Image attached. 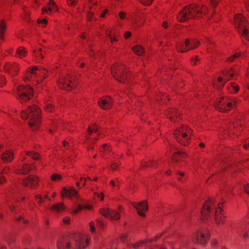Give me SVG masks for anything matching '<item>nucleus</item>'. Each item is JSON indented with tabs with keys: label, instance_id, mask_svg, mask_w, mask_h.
I'll return each instance as SVG.
<instances>
[{
	"label": "nucleus",
	"instance_id": "nucleus-37",
	"mask_svg": "<svg viewBox=\"0 0 249 249\" xmlns=\"http://www.w3.org/2000/svg\"><path fill=\"white\" fill-rule=\"evenodd\" d=\"M98 131L97 126L95 124L89 126L88 129V134L90 135L92 133L96 132Z\"/></svg>",
	"mask_w": 249,
	"mask_h": 249
},
{
	"label": "nucleus",
	"instance_id": "nucleus-36",
	"mask_svg": "<svg viewBox=\"0 0 249 249\" xmlns=\"http://www.w3.org/2000/svg\"><path fill=\"white\" fill-rule=\"evenodd\" d=\"M36 202L39 206L44 202L42 196L41 194H36L35 196Z\"/></svg>",
	"mask_w": 249,
	"mask_h": 249
},
{
	"label": "nucleus",
	"instance_id": "nucleus-6",
	"mask_svg": "<svg viewBox=\"0 0 249 249\" xmlns=\"http://www.w3.org/2000/svg\"><path fill=\"white\" fill-rule=\"evenodd\" d=\"M174 135L177 141L181 145L186 146L189 144L193 135V130L189 127L182 125L175 129Z\"/></svg>",
	"mask_w": 249,
	"mask_h": 249
},
{
	"label": "nucleus",
	"instance_id": "nucleus-4",
	"mask_svg": "<svg viewBox=\"0 0 249 249\" xmlns=\"http://www.w3.org/2000/svg\"><path fill=\"white\" fill-rule=\"evenodd\" d=\"M47 74L48 71L45 68L34 66L27 70L24 80L29 85H37L47 77Z\"/></svg>",
	"mask_w": 249,
	"mask_h": 249
},
{
	"label": "nucleus",
	"instance_id": "nucleus-12",
	"mask_svg": "<svg viewBox=\"0 0 249 249\" xmlns=\"http://www.w3.org/2000/svg\"><path fill=\"white\" fill-rule=\"evenodd\" d=\"M237 75L233 69H228L223 72L222 77H218L217 81L214 82V87L218 89L223 88L225 84L231 80L234 75Z\"/></svg>",
	"mask_w": 249,
	"mask_h": 249
},
{
	"label": "nucleus",
	"instance_id": "nucleus-42",
	"mask_svg": "<svg viewBox=\"0 0 249 249\" xmlns=\"http://www.w3.org/2000/svg\"><path fill=\"white\" fill-rule=\"evenodd\" d=\"M228 88L229 90H231V88H232L235 93H237L239 90V87L238 85H235L234 83H231L230 86Z\"/></svg>",
	"mask_w": 249,
	"mask_h": 249
},
{
	"label": "nucleus",
	"instance_id": "nucleus-27",
	"mask_svg": "<svg viewBox=\"0 0 249 249\" xmlns=\"http://www.w3.org/2000/svg\"><path fill=\"white\" fill-rule=\"evenodd\" d=\"M48 7H43L42 8V13L45 14V13L50 14L52 10H55L56 9V5L54 0H50L48 3Z\"/></svg>",
	"mask_w": 249,
	"mask_h": 249
},
{
	"label": "nucleus",
	"instance_id": "nucleus-20",
	"mask_svg": "<svg viewBox=\"0 0 249 249\" xmlns=\"http://www.w3.org/2000/svg\"><path fill=\"white\" fill-rule=\"evenodd\" d=\"M39 181V177L35 175H30L24 179L23 184L24 186L32 188H36Z\"/></svg>",
	"mask_w": 249,
	"mask_h": 249
},
{
	"label": "nucleus",
	"instance_id": "nucleus-38",
	"mask_svg": "<svg viewBox=\"0 0 249 249\" xmlns=\"http://www.w3.org/2000/svg\"><path fill=\"white\" fill-rule=\"evenodd\" d=\"M241 56V53H234L232 56L229 57L227 58L226 61L228 62H232L233 61L237 58H238Z\"/></svg>",
	"mask_w": 249,
	"mask_h": 249
},
{
	"label": "nucleus",
	"instance_id": "nucleus-30",
	"mask_svg": "<svg viewBox=\"0 0 249 249\" xmlns=\"http://www.w3.org/2000/svg\"><path fill=\"white\" fill-rule=\"evenodd\" d=\"M133 52L138 55H142L144 54L145 49L141 45H137L132 47Z\"/></svg>",
	"mask_w": 249,
	"mask_h": 249
},
{
	"label": "nucleus",
	"instance_id": "nucleus-28",
	"mask_svg": "<svg viewBox=\"0 0 249 249\" xmlns=\"http://www.w3.org/2000/svg\"><path fill=\"white\" fill-rule=\"evenodd\" d=\"M186 156V155L185 153L179 151L177 152L173 156V160L176 163H178L182 161Z\"/></svg>",
	"mask_w": 249,
	"mask_h": 249
},
{
	"label": "nucleus",
	"instance_id": "nucleus-34",
	"mask_svg": "<svg viewBox=\"0 0 249 249\" xmlns=\"http://www.w3.org/2000/svg\"><path fill=\"white\" fill-rule=\"evenodd\" d=\"M17 54L18 55V57L21 58L25 56L27 51L25 49L22 47H19L17 51Z\"/></svg>",
	"mask_w": 249,
	"mask_h": 249
},
{
	"label": "nucleus",
	"instance_id": "nucleus-48",
	"mask_svg": "<svg viewBox=\"0 0 249 249\" xmlns=\"http://www.w3.org/2000/svg\"><path fill=\"white\" fill-rule=\"evenodd\" d=\"M139 1L143 5L148 6L153 2V0H139Z\"/></svg>",
	"mask_w": 249,
	"mask_h": 249
},
{
	"label": "nucleus",
	"instance_id": "nucleus-56",
	"mask_svg": "<svg viewBox=\"0 0 249 249\" xmlns=\"http://www.w3.org/2000/svg\"><path fill=\"white\" fill-rule=\"evenodd\" d=\"M108 150H109V147L107 144H103L102 147L100 148V151L101 152L106 151Z\"/></svg>",
	"mask_w": 249,
	"mask_h": 249
},
{
	"label": "nucleus",
	"instance_id": "nucleus-60",
	"mask_svg": "<svg viewBox=\"0 0 249 249\" xmlns=\"http://www.w3.org/2000/svg\"><path fill=\"white\" fill-rule=\"evenodd\" d=\"M144 244L143 242H140L139 243L134 244L132 245V247L136 248L137 247H141Z\"/></svg>",
	"mask_w": 249,
	"mask_h": 249
},
{
	"label": "nucleus",
	"instance_id": "nucleus-21",
	"mask_svg": "<svg viewBox=\"0 0 249 249\" xmlns=\"http://www.w3.org/2000/svg\"><path fill=\"white\" fill-rule=\"evenodd\" d=\"M61 195L62 197H68L70 199L74 198L76 200H78L79 198L77 191L73 188H63L61 191Z\"/></svg>",
	"mask_w": 249,
	"mask_h": 249
},
{
	"label": "nucleus",
	"instance_id": "nucleus-11",
	"mask_svg": "<svg viewBox=\"0 0 249 249\" xmlns=\"http://www.w3.org/2000/svg\"><path fill=\"white\" fill-rule=\"evenodd\" d=\"M209 239V231L205 228L198 229L192 236L194 243L205 246Z\"/></svg>",
	"mask_w": 249,
	"mask_h": 249
},
{
	"label": "nucleus",
	"instance_id": "nucleus-33",
	"mask_svg": "<svg viewBox=\"0 0 249 249\" xmlns=\"http://www.w3.org/2000/svg\"><path fill=\"white\" fill-rule=\"evenodd\" d=\"M26 155L35 160H39L40 156L38 153L33 151H27Z\"/></svg>",
	"mask_w": 249,
	"mask_h": 249
},
{
	"label": "nucleus",
	"instance_id": "nucleus-25",
	"mask_svg": "<svg viewBox=\"0 0 249 249\" xmlns=\"http://www.w3.org/2000/svg\"><path fill=\"white\" fill-rule=\"evenodd\" d=\"M66 209V206L64 203L59 202L53 205L50 207V210L53 212L60 213L63 212Z\"/></svg>",
	"mask_w": 249,
	"mask_h": 249
},
{
	"label": "nucleus",
	"instance_id": "nucleus-51",
	"mask_svg": "<svg viewBox=\"0 0 249 249\" xmlns=\"http://www.w3.org/2000/svg\"><path fill=\"white\" fill-rule=\"evenodd\" d=\"M23 11L24 13V14L25 15V17L26 19H27L28 17L30 15V12L28 10V8L26 7H23Z\"/></svg>",
	"mask_w": 249,
	"mask_h": 249
},
{
	"label": "nucleus",
	"instance_id": "nucleus-3",
	"mask_svg": "<svg viewBox=\"0 0 249 249\" xmlns=\"http://www.w3.org/2000/svg\"><path fill=\"white\" fill-rule=\"evenodd\" d=\"M208 7L204 5L193 3L187 5L177 15L179 22H185L189 19L201 17L206 14Z\"/></svg>",
	"mask_w": 249,
	"mask_h": 249
},
{
	"label": "nucleus",
	"instance_id": "nucleus-50",
	"mask_svg": "<svg viewBox=\"0 0 249 249\" xmlns=\"http://www.w3.org/2000/svg\"><path fill=\"white\" fill-rule=\"evenodd\" d=\"M89 226L90 231L92 233L94 232L96 230L94 223L93 221L90 222L89 223Z\"/></svg>",
	"mask_w": 249,
	"mask_h": 249
},
{
	"label": "nucleus",
	"instance_id": "nucleus-2",
	"mask_svg": "<svg viewBox=\"0 0 249 249\" xmlns=\"http://www.w3.org/2000/svg\"><path fill=\"white\" fill-rule=\"evenodd\" d=\"M89 241L88 235L78 234L59 239L57 247L58 249H84L89 245Z\"/></svg>",
	"mask_w": 249,
	"mask_h": 249
},
{
	"label": "nucleus",
	"instance_id": "nucleus-45",
	"mask_svg": "<svg viewBox=\"0 0 249 249\" xmlns=\"http://www.w3.org/2000/svg\"><path fill=\"white\" fill-rule=\"evenodd\" d=\"M144 24V22L142 20H136L134 25V28L137 29L142 26Z\"/></svg>",
	"mask_w": 249,
	"mask_h": 249
},
{
	"label": "nucleus",
	"instance_id": "nucleus-59",
	"mask_svg": "<svg viewBox=\"0 0 249 249\" xmlns=\"http://www.w3.org/2000/svg\"><path fill=\"white\" fill-rule=\"evenodd\" d=\"M198 61V58L197 56H195L194 57H193L191 59V63L193 65H196L197 62Z\"/></svg>",
	"mask_w": 249,
	"mask_h": 249
},
{
	"label": "nucleus",
	"instance_id": "nucleus-7",
	"mask_svg": "<svg viewBox=\"0 0 249 249\" xmlns=\"http://www.w3.org/2000/svg\"><path fill=\"white\" fill-rule=\"evenodd\" d=\"M174 135L177 141L181 145L186 146L189 144L193 135V130L189 127L182 125L175 129Z\"/></svg>",
	"mask_w": 249,
	"mask_h": 249
},
{
	"label": "nucleus",
	"instance_id": "nucleus-44",
	"mask_svg": "<svg viewBox=\"0 0 249 249\" xmlns=\"http://www.w3.org/2000/svg\"><path fill=\"white\" fill-rule=\"evenodd\" d=\"M120 165V162L119 161H113L110 164V168L112 170L114 171L117 169V168L119 167Z\"/></svg>",
	"mask_w": 249,
	"mask_h": 249
},
{
	"label": "nucleus",
	"instance_id": "nucleus-52",
	"mask_svg": "<svg viewBox=\"0 0 249 249\" xmlns=\"http://www.w3.org/2000/svg\"><path fill=\"white\" fill-rule=\"evenodd\" d=\"M6 84L5 78L3 76L0 75V87L4 86Z\"/></svg>",
	"mask_w": 249,
	"mask_h": 249
},
{
	"label": "nucleus",
	"instance_id": "nucleus-49",
	"mask_svg": "<svg viewBox=\"0 0 249 249\" xmlns=\"http://www.w3.org/2000/svg\"><path fill=\"white\" fill-rule=\"evenodd\" d=\"M115 33L113 32L112 31L109 30L108 29H106L105 30V34L107 36V37L109 38H111V36H112Z\"/></svg>",
	"mask_w": 249,
	"mask_h": 249
},
{
	"label": "nucleus",
	"instance_id": "nucleus-46",
	"mask_svg": "<svg viewBox=\"0 0 249 249\" xmlns=\"http://www.w3.org/2000/svg\"><path fill=\"white\" fill-rule=\"evenodd\" d=\"M78 0H67V4L71 7H74L76 5Z\"/></svg>",
	"mask_w": 249,
	"mask_h": 249
},
{
	"label": "nucleus",
	"instance_id": "nucleus-29",
	"mask_svg": "<svg viewBox=\"0 0 249 249\" xmlns=\"http://www.w3.org/2000/svg\"><path fill=\"white\" fill-rule=\"evenodd\" d=\"M7 29V23L4 19L0 21V39L3 40L4 38V33Z\"/></svg>",
	"mask_w": 249,
	"mask_h": 249
},
{
	"label": "nucleus",
	"instance_id": "nucleus-1",
	"mask_svg": "<svg viewBox=\"0 0 249 249\" xmlns=\"http://www.w3.org/2000/svg\"><path fill=\"white\" fill-rule=\"evenodd\" d=\"M222 202L216 203L213 198H210L203 205L201 210V218L203 220L207 219L214 212V220L216 224L223 225L226 220V216L222 208Z\"/></svg>",
	"mask_w": 249,
	"mask_h": 249
},
{
	"label": "nucleus",
	"instance_id": "nucleus-8",
	"mask_svg": "<svg viewBox=\"0 0 249 249\" xmlns=\"http://www.w3.org/2000/svg\"><path fill=\"white\" fill-rule=\"evenodd\" d=\"M234 23L239 34L249 41V23L241 14L235 15Z\"/></svg>",
	"mask_w": 249,
	"mask_h": 249
},
{
	"label": "nucleus",
	"instance_id": "nucleus-39",
	"mask_svg": "<svg viewBox=\"0 0 249 249\" xmlns=\"http://www.w3.org/2000/svg\"><path fill=\"white\" fill-rule=\"evenodd\" d=\"M62 177L61 175L57 174H53L51 176V179L54 181H60L62 179Z\"/></svg>",
	"mask_w": 249,
	"mask_h": 249
},
{
	"label": "nucleus",
	"instance_id": "nucleus-61",
	"mask_svg": "<svg viewBox=\"0 0 249 249\" xmlns=\"http://www.w3.org/2000/svg\"><path fill=\"white\" fill-rule=\"evenodd\" d=\"M219 0H210L212 6L215 7L218 2Z\"/></svg>",
	"mask_w": 249,
	"mask_h": 249
},
{
	"label": "nucleus",
	"instance_id": "nucleus-9",
	"mask_svg": "<svg viewBox=\"0 0 249 249\" xmlns=\"http://www.w3.org/2000/svg\"><path fill=\"white\" fill-rule=\"evenodd\" d=\"M112 76L120 83H124L128 77V74L126 66L124 64L117 63L111 68Z\"/></svg>",
	"mask_w": 249,
	"mask_h": 249
},
{
	"label": "nucleus",
	"instance_id": "nucleus-18",
	"mask_svg": "<svg viewBox=\"0 0 249 249\" xmlns=\"http://www.w3.org/2000/svg\"><path fill=\"white\" fill-rule=\"evenodd\" d=\"M3 68L11 76H15L18 75L20 67L19 64L16 62H7L4 64Z\"/></svg>",
	"mask_w": 249,
	"mask_h": 249
},
{
	"label": "nucleus",
	"instance_id": "nucleus-14",
	"mask_svg": "<svg viewBox=\"0 0 249 249\" xmlns=\"http://www.w3.org/2000/svg\"><path fill=\"white\" fill-rule=\"evenodd\" d=\"M18 99L21 102H26L33 96V89L30 86H20L18 88Z\"/></svg>",
	"mask_w": 249,
	"mask_h": 249
},
{
	"label": "nucleus",
	"instance_id": "nucleus-32",
	"mask_svg": "<svg viewBox=\"0 0 249 249\" xmlns=\"http://www.w3.org/2000/svg\"><path fill=\"white\" fill-rule=\"evenodd\" d=\"M34 56L37 59H42L44 58L43 53H42V49L41 48H38L37 49H35L33 50Z\"/></svg>",
	"mask_w": 249,
	"mask_h": 249
},
{
	"label": "nucleus",
	"instance_id": "nucleus-53",
	"mask_svg": "<svg viewBox=\"0 0 249 249\" xmlns=\"http://www.w3.org/2000/svg\"><path fill=\"white\" fill-rule=\"evenodd\" d=\"M83 209V205H79L74 210H73L72 213L74 214H76L77 213L80 212Z\"/></svg>",
	"mask_w": 249,
	"mask_h": 249
},
{
	"label": "nucleus",
	"instance_id": "nucleus-41",
	"mask_svg": "<svg viewBox=\"0 0 249 249\" xmlns=\"http://www.w3.org/2000/svg\"><path fill=\"white\" fill-rule=\"evenodd\" d=\"M166 99L169 100V99L168 98V96L160 93L157 97V100L162 101L163 103H166V101L164 100Z\"/></svg>",
	"mask_w": 249,
	"mask_h": 249
},
{
	"label": "nucleus",
	"instance_id": "nucleus-54",
	"mask_svg": "<svg viewBox=\"0 0 249 249\" xmlns=\"http://www.w3.org/2000/svg\"><path fill=\"white\" fill-rule=\"evenodd\" d=\"M116 34H114L112 36H111V38H109L110 40V42L113 44L114 42H117L118 41V38H117Z\"/></svg>",
	"mask_w": 249,
	"mask_h": 249
},
{
	"label": "nucleus",
	"instance_id": "nucleus-22",
	"mask_svg": "<svg viewBox=\"0 0 249 249\" xmlns=\"http://www.w3.org/2000/svg\"><path fill=\"white\" fill-rule=\"evenodd\" d=\"M113 101L109 96H105L100 98L98 101L99 107L104 109H108L112 107Z\"/></svg>",
	"mask_w": 249,
	"mask_h": 249
},
{
	"label": "nucleus",
	"instance_id": "nucleus-47",
	"mask_svg": "<svg viewBox=\"0 0 249 249\" xmlns=\"http://www.w3.org/2000/svg\"><path fill=\"white\" fill-rule=\"evenodd\" d=\"M94 197L98 198L100 200L103 201L104 198V194L103 193H98V192H95L94 193Z\"/></svg>",
	"mask_w": 249,
	"mask_h": 249
},
{
	"label": "nucleus",
	"instance_id": "nucleus-31",
	"mask_svg": "<svg viewBox=\"0 0 249 249\" xmlns=\"http://www.w3.org/2000/svg\"><path fill=\"white\" fill-rule=\"evenodd\" d=\"M76 157L75 153H72L68 156L67 158H65L63 160V162L65 164V166H70L72 165L73 162L74 161V159Z\"/></svg>",
	"mask_w": 249,
	"mask_h": 249
},
{
	"label": "nucleus",
	"instance_id": "nucleus-23",
	"mask_svg": "<svg viewBox=\"0 0 249 249\" xmlns=\"http://www.w3.org/2000/svg\"><path fill=\"white\" fill-rule=\"evenodd\" d=\"M132 205L137 210L138 214L141 216H144L145 212L148 209V205L146 201H143L140 203L132 202Z\"/></svg>",
	"mask_w": 249,
	"mask_h": 249
},
{
	"label": "nucleus",
	"instance_id": "nucleus-5",
	"mask_svg": "<svg viewBox=\"0 0 249 249\" xmlns=\"http://www.w3.org/2000/svg\"><path fill=\"white\" fill-rule=\"evenodd\" d=\"M20 115L23 119H30L29 125L33 130L39 127L41 120V111L37 106H30L27 110H23Z\"/></svg>",
	"mask_w": 249,
	"mask_h": 249
},
{
	"label": "nucleus",
	"instance_id": "nucleus-26",
	"mask_svg": "<svg viewBox=\"0 0 249 249\" xmlns=\"http://www.w3.org/2000/svg\"><path fill=\"white\" fill-rule=\"evenodd\" d=\"M14 153L11 150H6L1 155V159L5 162H10L14 159Z\"/></svg>",
	"mask_w": 249,
	"mask_h": 249
},
{
	"label": "nucleus",
	"instance_id": "nucleus-19",
	"mask_svg": "<svg viewBox=\"0 0 249 249\" xmlns=\"http://www.w3.org/2000/svg\"><path fill=\"white\" fill-rule=\"evenodd\" d=\"M100 213L105 217L113 220H118L121 217L118 212L107 208L100 209Z\"/></svg>",
	"mask_w": 249,
	"mask_h": 249
},
{
	"label": "nucleus",
	"instance_id": "nucleus-64",
	"mask_svg": "<svg viewBox=\"0 0 249 249\" xmlns=\"http://www.w3.org/2000/svg\"><path fill=\"white\" fill-rule=\"evenodd\" d=\"M245 191L248 194H249V183L245 184L244 186Z\"/></svg>",
	"mask_w": 249,
	"mask_h": 249
},
{
	"label": "nucleus",
	"instance_id": "nucleus-15",
	"mask_svg": "<svg viewBox=\"0 0 249 249\" xmlns=\"http://www.w3.org/2000/svg\"><path fill=\"white\" fill-rule=\"evenodd\" d=\"M249 213L244 217L243 220L240 222L237 226V232L238 234L246 239L249 236Z\"/></svg>",
	"mask_w": 249,
	"mask_h": 249
},
{
	"label": "nucleus",
	"instance_id": "nucleus-13",
	"mask_svg": "<svg viewBox=\"0 0 249 249\" xmlns=\"http://www.w3.org/2000/svg\"><path fill=\"white\" fill-rule=\"evenodd\" d=\"M200 43L196 39L189 40L186 39L184 44L178 43L177 46V49L178 52L181 53L187 52L189 50L194 49L199 46Z\"/></svg>",
	"mask_w": 249,
	"mask_h": 249
},
{
	"label": "nucleus",
	"instance_id": "nucleus-35",
	"mask_svg": "<svg viewBox=\"0 0 249 249\" xmlns=\"http://www.w3.org/2000/svg\"><path fill=\"white\" fill-rule=\"evenodd\" d=\"M95 10V8L89 6V10L88 11L87 18L89 21H91L93 19L94 13L92 10Z\"/></svg>",
	"mask_w": 249,
	"mask_h": 249
},
{
	"label": "nucleus",
	"instance_id": "nucleus-17",
	"mask_svg": "<svg viewBox=\"0 0 249 249\" xmlns=\"http://www.w3.org/2000/svg\"><path fill=\"white\" fill-rule=\"evenodd\" d=\"M57 84L60 88L65 90H70L72 88L76 86V82L72 80V78L62 77L59 79Z\"/></svg>",
	"mask_w": 249,
	"mask_h": 249
},
{
	"label": "nucleus",
	"instance_id": "nucleus-40",
	"mask_svg": "<svg viewBox=\"0 0 249 249\" xmlns=\"http://www.w3.org/2000/svg\"><path fill=\"white\" fill-rule=\"evenodd\" d=\"M54 106L50 103H47L44 107V110L46 112H51L54 110Z\"/></svg>",
	"mask_w": 249,
	"mask_h": 249
},
{
	"label": "nucleus",
	"instance_id": "nucleus-55",
	"mask_svg": "<svg viewBox=\"0 0 249 249\" xmlns=\"http://www.w3.org/2000/svg\"><path fill=\"white\" fill-rule=\"evenodd\" d=\"M37 22L38 24H41L42 25H46L47 24L48 21L46 19L44 18L37 19Z\"/></svg>",
	"mask_w": 249,
	"mask_h": 249
},
{
	"label": "nucleus",
	"instance_id": "nucleus-63",
	"mask_svg": "<svg viewBox=\"0 0 249 249\" xmlns=\"http://www.w3.org/2000/svg\"><path fill=\"white\" fill-rule=\"evenodd\" d=\"M131 36V33L129 31H127L124 34V37L125 39L129 38Z\"/></svg>",
	"mask_w": 249,
	"mask_h": 249
},
{
	"label": "nucleus",
	"instance_id": "nucleus-10",
	"mask_svg": "<svg viewBox=\"0 0 249 249\" xmlns=\"http://www.w3.org/2000/svg\"><path fill=\"white\" fill-rule=\"evenodd\" d=\"M234 98L230 99L227 97H222L217 99L214 107L220 112H226L236 105Z\"/></svg>",
	"mask_w": 249,
	"mask_h": 249
},
{
	"label": "nucleus",
	"instance_id": "nucleus-43",
	"mask_svg": "<svg viewBox=\"0 0 249 249\" xmlns=\"http://www.w3.org/2000/svg\"><path fill=\"white\" fill-rule=\"evenodd\" d=\"M155 162L154 161H152V160L149 161L148 162L144 161L142 163V166L143 167H150L152 166H155Z\"/></svg>",
	"mask_w": 249,
	"mask_h": 249
},
{
	"label": "nucleus",
	"instance_id": "nucleus-62",
	"mask_svg": "<svg viewBox=\"0 0 249 249\" xmlns=\"http://www.w3.org/2000/svg\"><path fill=\"white\" fill-rule=\"evenodd\" d=\"M97 223L98 225L101 228H103L105 226V223L102 220H97Z\"/></svg>",
	"mask_w": 249,
	"mask_h": 249
},
{
	"label": "nucleus",
	"instance_id": "nucleus-24",
	"mask_svg": "<svg viewBox=\"0 0 249 249\" xmlns=\"http://www.w3.org/2000/svg\"><path fill=\"white\" fill-rule=\"evenodd\" d=\"M36 169V167L35 165L25 163L22 165V169L16 170V173L17 174H27L30 171H34Z\"/></svg>",
	"mask_w": 249,
	"mask_h": 249
},
{
	"label": "nucleus",
	"instance_id": "nucleus-57",
	"mask_svg": "<svg viewBox=\"0 0 249 249\" xmlns=\"http://www.w3.org/2000/svg\"><path fill=\"white\" fill-rule=\"evenodd\" d=\"M235 127L234 124H231L229 128V129L225 132V133H234L235 132L233 131V128Z\"/></svg>",
	"mask_w": 249,
	"mask_h": 249
},
{
	"label": "nucleus",
	"instance_id": "nucleus-58",
	"mask_svg": "<svg viewBox=\"0 0 249 249\" xmlns=\"http://www.w3.org/2000/svg\"><path fill=\"white\" fill-rule=\"evenodd\" d=\"M71 219L69 216H65L63 219V222L65 224H69L70 223Z\"/></svg>",
	"mask_w": 249,
	"mask_h": 249
},
{
	"label": "nucleus",
	"instance_id": "nucleus-16",
	"mask_svg": "<svg viewBox=\"0 0 249 249\" xmlns=\"http://www.w3.org/2000/svg\"><path fill=\"white\" fill-rule=\"evenodd\" d=\"M165 115L173 123H178L182 118V114L176 108H170L166 110Z\"/></svg>",
	"mask_w": 249,
	"mask_h": 249
}]
</instances>
